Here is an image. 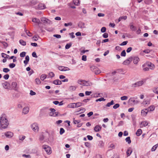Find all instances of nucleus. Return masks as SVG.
I'll list each match as a JSON object with an SVG mask.
<instances>
[{
  "mask_svg": "<svg viewBox=\"0 0 158 158\" xmlns=\"http://www.w3.org/2000/svg\"><path fill=\"white\" fill-rule=\"evenodd\" d=\"M9 122L6 115L2 114L0 118V125L3 129L7 127L9 125Z\"/></svg>",
  "mask_w": 158,
  "mask_h": 158,
  "instance_id": "1",
  "label": "nucleus"
},
{
  "mask_svg": "<svg viewBox=\"0 0 158 158\" xmlns=\"http://www.w3.org/2000/svg\"><path fill=\"white\" fill-rule=\"evenodd\" d=\"M42 148L48 155H50L52 153L51 148L49 146L47 145H44L42 146Z\"/></svg>",
  "mask_w": 158,
  "mask_h": 158,
  "instance_id": "2",
  "label": "nucleus"
},
{
  "mask_svg": "<svg viewBox=\"0 0 158 158\" xmlns=\"http://www.w3.org/2000/svg\"><path fill=\"white\" fill-rule=\"evenodd\" d=\"M143 67H149L151 69H154L155 68V65L154 64L150 62H147L146 63L143 65Z\"/></svg>",
  "mask_w": 158,
  "mask_h": 158,
  "instance_id": "3",
  "label": "nucleus"
},
{
  "mask_svg": "<svg viewBox=\"0 0 158 158\" xmlns=\"http://www.w3.org/2000/svg\"><path fill=\"white\" fill-rule=\"evenodd\" d=\"M40 20L41 22L44 24H51L52 23L51 20L45 17H42Z\"/></svg>",
  "mask_w": 158,
  "mask_h": 158,
  "instance_id": "4",
  "label": "nucleus"
},
{
  "mask_svg": "<svg viewBox=\"0 0 158 158\" xmlns=\"http://www.w3.org/2000/svg\"><path fill=\"white\" fill-rule=\"evenodd\" d=\"M51 112L49 113V115L51 116L56 117L58 116V112H56V110L54 108L50 109Z\"/></svg>",
  "mask_w": 158,
  "mask_h": 158,
  "instance_id": "5",
  "label": "nucleus"
},
{
  "mask_svg": "<svg viewBox=\"0 0 158 158\" xmlns=\"http://www.w3.org/2000/svg\"><path fill=\"white\" fill-rule=\"evenodd\" d=\"M2 86L3 88L5 89L10 90L11 89V88L10 87V84L6 81L2 83Z\"/></svg>",
  "mask_w": 158,
  "mask_h": 158,
  "instance_id": "6",
  "label": "nucleus"
},
{
  "mask_svg": "<svg viewBox=\"0 0 158 158\" xmlns=\"http://www.w3.org/2000/svg\"><path fill=\"white\" fill-rule=\"evenodd\" d=\"M91 70L94 72L96 74H98L101 72L100 70L95 66H92L91 67Z\"/></svg>",
  "mask_w": 158,
  "mask_h": 158,
  "instance_id": "7",
  "label": "nucleus"
},
{
  "mask_svg": "<svg viewBox=\"0 0 158 158\" xmlns=\"http://www.w3.org/2000/svg\"><path fill=\"white\" fill-rule=\"evenodd\" d=\"M31 127L32 130L35 132H37L39 130V127L38 124L36 123H33L31 125Z\"/></svg>",
  "mask_w": 158,
  "mask_h": 158,
  "instance_id": "8",
  "label": "nucleus"
},
{
  "mask_svg": "<svg viewBox=\"0 0 158 158\" xmlns=\"http://www.w3.org/2000/svg\"><path fill=\"white\" fill-rule=\"evenodd\" d=\"M4 134L5 137L8 138H11L14 136V133L10 131H8L5 132Z\"/></svg>",
  "mask_w": 158,
  "mask_h": 158,
  "instance_id": "9",
  "label": "nucleus"
},
{
  "mask_svg": "<svg viewBox=\"0 0 158 158\" xmlns=\"http://www.w3.org/2000/svg\"><path fill=\"white\" fill-rule=\"evenodd\" d=\"M133 60V58L131 57H130L127 60L124 61L123 64L124 65H128L129 64L131 61Z\"/></svg>",
  "mask_w": 158,
  "mask_h": 158,
  "instance_id": "10",
  "label": "nucleus"
},
{
  "mask_svg": "<svg viewBox=\"0 0 158 158\" xmlns=\"http://www.w3.org/2000/svg\"><path fill=\"white\" fill-rule=\"evenodd\" d=\"M149 112V110L147 109H144L141 111V115L143 117H145L147 116Z\"/></svg>",
  "mask_w": 158,
  "mask_h": 158,
  "instance_id": "11",
  "label": "nucleus"
},
{
  "mask_svg": "<svg viewBox=\"0 0 158 158\" xmlns=\"http://www.w3.org/2000/svg\"><path fill=\"white\" fill-rule=\"evenodd\" d=\"M58 69L61 71H68L70 70V69L68 67L62 66H59L58 67Z\"/></svg>",
  "mask_w": 158,
  "mask_h": 158,
  "instance_id": "12",
  "label": "nucleus"
},
{
  "mask_svg": "<svg viewBox=\"0 0 158 158\" xmlns=\"http://www.w3.org/2000/svg\"><path fill=\"white\" fill-rule=\"evenodd\" d=\"M128 101L130 104L132 105H134L139 103L138 101H136L133 98H130Z\"/></svg>",
  "mask_w": 158,
  "mask_h": 158,
  "instance_id": "13",
  "label": "nucleus"
},
{
  "mask_svg": "<svg viewBox=\"0 0 158 158\" xmlns=\"http://www.w3.org/2000/svg\"><path fill=\"white\" fill-rule=\"evenodd\" d=\"M93 83L89 81H87L84 80L83 83L82 84V85L85 86H89L93 85Z\"/></svg>",
  "mask_w": 158,
  "mask_h": 158,
  "instance_id": "14",
  "label": "nucleus"
},
{
  "mask_svg": "<svg viewBox=\"0 0 158 158\" xmlns=\"http://www.w3.org/2000/svg\"><path fill=\"white\" fill-rule=\"evenodd\" d=\"M29 108L28 106L24 107L22 113L24 114H27L29 112Z\"/></svg>",
  "mask_w": 158,
  "mask_h": 158,
  "instance_id": "15",
  "label": "nucleus"
},
{
  "mask_svg": "<svg viewBox=\"0 0 158 158\" xmlns=\"http://www.w3.org/2000/svg\"><path fill=\"white\" fill-rule=\"evenodd\" d=\"M149 123L147 121H143L140 123V127H146L148 125Z\"/></svg>",
  "mask_w": 158,
  "mask_h": 158,
  "instance_id": "16",
  "label": "nucleus"
},
{
  "mask_svg": "<svg viewBox=\"0 0 158 158\" xmlns=\"http://www.w3.org/2000/svg\"><path fill=\"white\" fill-rule=\"evenodd\" d=\"M17 83L16 82H13L11 83V89H13L15 90H16L17 89Z\"/></svg>",
  "mask_w": 158,
  "mask_h": 158,
  "instance_id": "17",
  "label": "nucleus"
},
{
  "mask_svg": "<svg viewBox=\"0 0 158 158\" xmlns=\"http://www.w3.org/2000/svg\"><path fill=\"white\" fill-rule=\"evenodd\" d=\"M133 63L135 64H137L139 61V59L137 56H135L133 58Z\"/></svg>",
  "mask_w": 158,
  "mask_h": 158,
  "instance_id": "18",
  "label": "nucleus"
},
{
  "mask_svg": "<svg viewBox=\"0 0 158 158\" xmlns=\"http://www.w3.org/2000/svg\"><path fill=\"white\" fill-rule=\"evenodd\" d=\"M132 119L133 124L134 125H135L136 123V116L135 115L132 114L131 116Z\"/></svg>",
  "mask_w": 158,
  "mask_h": 158,
  "instance_id": "19",
  "label": "nucleus"
},
{
  "mask_svg": "<svg viewBox=\"0 0 158 158\" xmlns=\"http://www.w3.org/2000/svg\"><path fill=\"white\" fill-rule=\"evenodd\" d=\"M102 129V127L99 125L96 126L94 128V131L96 132H98L101 131Z\"/></svg>",
  "mask_w": 158,
  "mask_h": 158,
  "instance_id": "20",
  "label": "nucleus"
},
{
  "mask_svg": "<svg viewBox=\"0 0 158 158\" xmlns=\"http://www.w3.org/2000/svg\"><path fill=\"white\" fill-rule=\"evenodd\" d=\"M132 152V150L131 148L129 147L128 148L126 151V154L127 156H129L131 154Z\"/></svg>",
  "mask_w": 158,
  "mask_h": 158,
  "instance_id": "21",
  "label": "nucleus"
},
{
  "mask_svg": "<svg viewBox=\"0 0 158 158\" xmlns=\"http://www.w3.org/2000/svg\"><path fill=\"white\" fill-rule=\"evenodd\" d=\"M53 83L55 85H60L61 84V81L59 79H56L53 81Z\"/></svg>",
  "mask_w": 158,
  "mask_h": 158,
  "instance_id": "22",
  "label": "nucleus"
},
{
  "mask_svg": "<svg viewBox=\"0 0 158 158\" xmlns=\"http://www.w3.org/2000/svg\"><path fill=\"white\" fill-rule=\"evenodd\" d=\"M38 8L40 9L43 10L46 8V6L44 4L40 3L38 5Z\"/></svg>",
  "mask_w": 158,
  "mask_h": 158,
  "instance_id": "23",
  "label": "nucleus"
},
{
  "mask_svg": "<svg viewBox=\"0 0 158 158\" xmlns=\"http://www.w3.org/2000/svg\"><path fill=\"white\" fill-rule=\"evenodd\" d=\"M98 146L101 148H103L104 146V143L102 140H100L99 141Z\"/></svg>",
  "mask_w": 158,
  "mask_h": 158,
  "instance_id": "24",
  "label": "nucleus"
},
{
  "mask_svg": "<svg viewBox=\"0 0 158 158\" xmlns=\"http://www.w3.org/2000/svg\"><path fill=\"white\" fill-rule=\"evenodd\" d=\"M78 26L80 28H85V23L83 22H79L78 23Z\"/></svg>",
  "mask_w": 158,
  "mask_h": 158,
  "instance_id": "25",
  "label": "nucleus"
},
{
  "mask_svg": "<svg viewBox=\"0 0 158 158\" xmlns=\"http://www.w3.org/2000/svg\"><path fill=\"white\" fill-rule=\"evenodd\" d=\"M25 60L23 61L24 63L25 64L27 65L29 60V57L28 55H27L25 57Z\"/></svg>",
  "mask_w": 158,
  "mask_h": 158,
  "instance_id": "26",
  "label": "nucleus"
},
{
  "mask_svg": "<svg viewBox=\"0 0 158 158\" xmlns=\"http://www.w3.org/2000/svg\"><path fill=\"white\" fill-rule=\"evenodd\" d=\"M75 103V108H77L80 107L82 106V103L81 102H77V103Z\"/></svg>",
  "mask_w": 158,
  "mask_h": 158,
  "instance_id": "27",
  "label": "nucleus"
},
{
  "mask_svg": "<svg viewBox=\"0 0 158 158\" xmlns=\"http://www.w3.org/2000/svg\"><path fill=\"white\" fill-rule=\"evenodd\" d=\"M76 88L77 87L76 86L71 85L69 86V90L70 91H74L76 90Z\"/></svg>",
  "mask_w": 158,
  "mask_h": 158,
  "instance_id": "28",
  "label": "nucleus"
},
{
  "mask_svg": "<svg viewBox=\"0 0 158 158\" xmlns=\"http://www.w3.org/2000/svg\"><path fill=\"white\" fill-rule=\"evenodd\" d=\"M32 21L33 22L37 23L39 24L40 23V20L39 19L37 18H34L32 19Z\"/></svg>",
  "mask_w": 158,
  "mask_h": 158,
  "instance_id": "29",
  "label": "nucleus"
},
{
  "mask_svg": "<svg viewBox=\"0 0 158 158\" xmlns=\"http://www.w3.org/2000/svg\"><path fill=\"white\" fill-rule=\"evenodd\" d=\"M142 131L141 129H138L136 132V134L137 136H140L142 133Z\"/></svg>",
  "mask_w": 158,
  "mask_h": 158,
  "instance_id": "30",
  "label": "nucleus"
},
{
  "mask_svg": "<svg viewBox=\"0 0 158 158\" xmlns=\"http://www.w3.org/2000/svg\"><path fill=\"white\" fill-rule=\"evenodd\" d=\"M67 107L69 108H75L74 103L69 104L67 106Z\"/></svg>",
  "mask_w": 158,
  "mask_h": 158,
  "instance_id": "31",
  "label": "nucleus"
},
{
  "mask_svg": "<svg viewBox=\"0 0 158 158\" xmlns=\"http://www.w3.org/2000/svg\"><path fill=\"white\" fill-rule=\"evenodd\" d=\"M130 28L131 30L132 31H135L136 30V27L134 26L133 24H130Z\"/></svg>",
  "mask_w": 158,
  "mask_h": 158,
  "instance_id": "32",
  "label": "nucleus"
},
{
  "mask_svg": "<svg viewBox=\"0 0 158 158\" xmlns=\"http://www.w3.org/2000/svg\"><path fill=\"white\" fill-rule=\"evenodd\" d=\"M47 78V75L45 74H42L40 77V79L42 81H44Z\"/></svg>",
  "mask_w": 158,
  "mask_h": 158,
  "instance_id": "33",
  "label": "nucleus"
},
{
  "mask_svg": "<svg viewBox=\"0 0 158 158\" xmlns=\"http://www.w3.org/2000/svg\"><path fill=\"white\" fill-rule=\"evenodd\" d=\"M48 75L49 77L52 78L54 77L55 74L53 72H51L48 73Z\"/></svg>",
  "mask_w": 158,
  "mask_h": 158,
  "instance_id": "34",
  "label": "nucleus"
},
{
  "mask_svg": "<svg viewBox=\"0 0 158 158\" xmlns=\"http://www.w3.org/2000/svg\"><path fill=\"white\" fill-rule=\"evenodd\" d=\"M114 101L113 100H112L110 102H108L106 105V106H107V107H110V106L111 105H113V104H114Z\"/></svg>",
  "mask_w": 158,
  "mask_h": 158,
  "instance_id": "35",
  "label": "nucleus"
},
{
  "mask_svg": "<svg viewBox=\"0 0 158 158\" xmlns=\"http://www.w3.org/2000/svg\"><path fill=\"white\" fill-rule=\"evenodd\" d=\"M152 91L155 93L158 94V87H154L152 89Z\"/></svg>",
  "mask_w": 158,
  "mask_h": 158,
  "instance_id": "36",
  "label": "nucleus"
},
{
  "mask_svg": "<svg viewBox=\"0 0 158 158\" xmlns=\"http://www.w3.org/2000/svg\"><path fill=\"white\" fill-rule=\"evenodd\" d=\"M19 43L23 46H25L26 44V42L22 40H20L19 41Z\"/></svg>",
  "mask_w": 158,
  "mask_h": 158,
  "instance_id": "37",
  "label": "nucleus"
},
{
  "mask_svg": "<svg viewBox=\"0 0 158 158\" xmlns=\"http://www.w3.org/2000/svg\"><path fill=\"white\" fill-rule=\"evenodd\" d=\"M125 140L128 144H130L131 142V141L130 137H128L125 139Z\"/></svg>",
  "mask_w": 158,
  "mask_h": 158,
  "instance_id": "38",
  "label": "nucleus"
},
{
  "mask_svg": "<svg viewBox=\"0 0 158 158\" xmlns=\"http://www.w3.org/2000/svg\"><path fill=\"white\" fill-rule=\"evenodd\" d=\"M73 2L75 5L78 6L80 4V1L79 0H73Z\"/></svg>",
  "mask_w": 158,
  "mask_h": 158,
  "instance_id": "39",
  "label": "nucleus"
},
{
  "mask_svg": "<svg viewBox=\"0 0 158 158\" xmlns=\"http://www.w3.org/2000/svg\"><path fill=\"white\" fill-rule=\"evenodd\" d=\"M148 108L149 109V111L151 112L154 110L155 107L154 106H151L149 107Z\"/></svg>",
  "mask_w": 158,
  "mask_h": 158,
  "instance_id": "40",
  "label": "nucleus"
},
{
  "mask_svg": "<svg viewBox=\"0 0 158 158\" xmlns=\"http://www.w3.org/2000/svg\"><path fill=\"white\" fill-rule=\"evenodd\" d=\"M158 145L156 144L152 148L151 151L152 152L155 151L157 148Z\"/></svg>",
  "mask_w": 158,
  "mask_h": 158,
  "instance_id": "41",
  "label": "nucleus"
},
{
  "mask_svg": "<svg viewBox=\"0 0 158 158\" xmlns=\"http://www.w3.org/2000/svg\"><path fill=\"white\" fill-rule=\"evenodd\" d=\"M105 100H106V99H104V98H99L96 99V102H98V101L101 102L102 101H105Z\"/></svg>",
  "mask_w": 158,
  "mask_h": 158,
  "instance_id": "42",
  "label": "nucleus"
},
{
  "mask_svg": "<svg viewBox=\"0 0 158 158\" xmlns=\"http://www.w3.org/2000/svg\"><path fill=\"white\" fill-rule=\"evenodd\" d=\"M35 81L36 84L38 85L40 84L41 83V81L38 78H36L35 80Z\"/></svg>",
  "mask_w": 158,
  "mask_h": 158,
  "instance_id": "43",
  "label": "nucleus"
},
{
  "mask_svg": "<svg viewBox=\"0 0 158 158\" xmlns=\"http://www.w3.org/2000/svg\"><path fill=\"white\" fill-rule=\"evenodd\" d=\"M138 83V86H139L142 85L143 84V82L142 81H140L137 82Z\"/></svg>",
  "mask_w": 158,
  "mask_h": 158,
  "instance_id": "44",
  "label": "nucleus"
},
{
  "mask_svg": "<svg viewBox=\"0 0 158 158\" xmlns=\"http://www.w3.org/2000/svg\"><path fill=\"white\" fill-rule=\"evenodd\" d=\"M126 55V52L125 50H123L121 53V56H122L125 57Z\"/></svg>",
  "mask_w": 158,
  "mask_h": 158,
  "instance_id": "45",
  "label": "nucleus"
},
{
  "mask_svg": "<svg viewBox=\"0 0 158 158\" xmlns=\"http://www.w3.org/2000/svg\"><path fill=\"white\" fill-rule=\"evenodd\" d=\"M109 148H111L112 149H114L115 148V145L113 143H111L110 144Z\"/></svg>",
  "mask_w": 158,
  "mask_h": 158,
  "instance_id": "46",
  "label": "nucleus"
},
{
  "mask_svg": "<svg viewBox=\"0 0 158 158\" xmlns=\"http://www.w3.org/2000/svg\"><path fill=\"white\" fill-rule=\"evenodd\" d=\"M26 54V52H23L20 53V56L21 57H23L25 56Z\"/></svg>",
  "mask_w": 158,
  "mask_h": 158,
  "instance_id": "47",
  "label": "nucleus"
},
{
  "mask_svg": "<svg viewBox=\"0 0 158 158\" xmlns=\"http://www.w3.org/2000/svg\"><path fill=\"white\" fill-rule=\"evenodd\" d=\"M39 38V36L35 35L33 37L32 39L33 40L36 41L38 40Z\"/></svg>",
  "mask_w": 158,
  "mask_h": 158,
  "instance_id": "48",
  "label": "nucleus"
},
{
  "mask_svg": "<svg viewBox=\"0 0 158 158\" xmlns=\"http://www.w3.org/2000/svg\"><path fill=\"white\" fill-rule=\"evenodd\" d=\"M128 99V97L127 96H123L121 97V99L122 100H126Z\"/></svg>",
  "mask_w": 158,
  "mask_h": 158,
  "instance_id": "49",
  "label": "nucleus"
},
{
  "mask_svg": "<svg viewBox=\"0 0 158 158\" xmlns=\"http://www.w3.org/2000/svg\"><path fill=\"white\" fill-rule=\"evenodd\" d=\"M84 80L80 79L77 81V83L80 85H82V84L83 83Z\"/></svg>",
  "mask_w": 158,
  "mask_h": 158,
  "instance_id": "50",
  "label": "nucleus"
},
{
  "mask_svg": "<svg viewBox=\"0 0 158 158\" xmlns=\"http://www.w3.org/2000/svg\"><path fill=\"white\" fill-rule=\"evenodd\" d=\"M81 60L84 61H86L87 60V56L86 55H83L82 56Z\"/></svg>",
  "mask_w": 158,
  "mask_h": 158,
  "instance_id": "51",
  "label": "nucleus"
},
{
  "mask_svg": "<svg viewBox=\"0 0 158 158\" xmlns=\"http://www.w3.org/2000/svg\"><path fill=\"white\" fill-rule=\"evenodd\" d=\"M71 46V44H67L65 46V48L66 49H69Z\"/></svg>",
  "mask_w": 158,
  "mask_h": 158,
  "instance_id": "52",
  "label": "nucleus"
},
{
  "mask_svg": "<svg viewBox=\"0 0 158 158\" xmlns=\"http://www.w3.org/2000/svg\"><path fill=\"white\" fill-rule=\"evenodd\" d=\"M145 2L146 4H150L152 3V0H146L145 1Z\"/></svg>",
  "mask_w": 158,
  "mask_h": 158,
  "instance_id": "53",
  "label": "nucleus"
},
{
  "mask_svg": "<svg viewBox=\"0 0 158 158\" xmlns=\"http://www.w3.org/2000/svg\"><path fill=\"white\" fill-rule=\"evenodd\" d=\"M10 71V69L7 68H4L3 69V71L5 73H6Z\"/></svg>",
  "mask_w": 158,
  "mask_h": 158,
  "instance_id": "54",
  "label": "nucleus"
},
{
  "mask_svg": "<svg viewBox=\"0 0 158 158\" xmlns=\"http://www.w3.org/2000/svg\"><path fill=\"white\" fill-rule=\"evenodd\" d=\"M25 136H19V140L23 141L25 139Z\"/></svg>",
  "mask_w": 158,
  "mask_h": 158,
  "instance_id": "55",
  "label": "nucleus"
},
{
  "mask_svg": "<svg viewBox=\"0 0 158 158\" xmlns=\"http://www.w3.org/2000/svg\"><path fill=\"white\" fill-rule=\"evenodd\" d=\"M15 64L14 63H10L9 64V67L11 68H13L15 67Z\"/></svg>",
  "mask_w": 158,
  "mask_h": 158,
  "instance_id": "56",
  "label": "nucleus"
},
{
  "mask_svg": "<svg viewBox=\"0 0 158 158\" xmlns=\"http://www.w3.org/2000/svg\"><path fill=\"white\" fill-rule=\"evenodd\" d=\"M119 106L120 105L119 104H116L113 106V108L114 109H116L119 107Z\"/></svg>",
  "mask_w": 158,
  "mask_h": 158,
  "instance_id": "57",
  "label": "nucleus"
},
{
  "mask_svg": "<svg viewBox=\"0 0 158 158\" xmlns=\"http://www.w3.org/2000/svg\"><path fill=\"white\" fill-rule=\"evenodd\" d=\"M25 31L28 36H31L32 35L30 31H28V32H27V30L25 29Z\"/></svg>",
  "mask_w": 158,
  "mask_h": 158,
  "instance_id": "58",
  "label": "nucleus"
},
{
  "mask_svg": "<svg viewBox=\"0 0 158 158\" xmlns=\"http://www.w3.org/2000/svg\"><path fill=\"white\" fill-rule=\"evenodd\" d=\"M102 37L105 38H107L108 37V34L107 33H105L103 34Z\"/></svg>",
  "mask_w": 158,
  "mask_h": 158,
  "instance_id": "59",
  "label": "nucleus"
},
{
  "mask_svg": "<svg viewBox=\"0 0 158 158\" xmlns=\"http://www.w3.org/2000/svg\"><path fill=\"white\" fill-rule=\"evenodd\" d=\"M72 25V23L71 22H69L68 23H65L64 24V26L65 27H67L68 26H71Z\"/></svg>",
  "mask_w": 158,
  "mask_h": 158,
  "instance_id": "60",
  "label": "nucleus"
},
{
  "mask_svg": "<svg viewBox=\"0 0 158 158\" xmlns=\"http://www.w3.org/2000/svg\"><path fill=\"white\" fill-rule=\"evenodd\" d=\"M64 129L62 128H60V135H62V134L63 133H64Z\"/></svg>",
  "mask_w": 158,
  "mask_h": 158,
  "instance_id": "61",
  "label": "nucleus"
},
{
  "mask_svg": "<svg viewBox=\"0 0 158 158\" xmlns=\"http://www.w3.org/2000/svg\"><path fill=\"white\" fill-rule=\"evenodd\" d=\"M2 57H4V58H6L7 57V56H9L6 54L5 53H2Z\"/></svg>",
  "mask_w": 158,
  "mask_h": 158,
  "instance_id": "62",
  "label": "nucleus"
},
{
  "mask_svg": "<svg viewBox=\"0 0 158 158\" xmlns=\"http://www.w3.org/2000/svg\"><path fill=\"white\" fill-rule=\"evenodd\" d=\"M127 42H128L127 41H124V42H123L122 43L120 44V46H124V45H126L127 44Z\"/></svg>",
  "mask_w": 158,
  "mask_h": 158,
  "instance_id": "63",
  "label": "nucleus"
},
{
  "mask_svg": "<svg viewBox=\"0 0 158 158\" xmlns=\"http://www.w3.org/2000/svg\"><path fill=\"white\" fill-rule=\"evenodd\" d=\"M106 28L105 27H102L101 30V31L102 33L105 32L106 31Z\"/></svg>",
  "mask_w": 158,
  "mask_h": 158,
  "instance_id": "64",
  "label": "nucleus"
}]
</instances>
